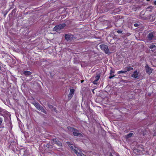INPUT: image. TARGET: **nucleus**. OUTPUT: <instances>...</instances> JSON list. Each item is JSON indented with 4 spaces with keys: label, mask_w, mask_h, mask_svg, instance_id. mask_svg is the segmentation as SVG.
<instances>
[{
    "label": "nucleus",
    "mask_w": 156,
    "mask_h": 156,
    "mask_svg": "<svg viewBox=\"0 0 156 156\" xmlns=\"http://www.w3.org/2000/svg\"><path fill=\"white\" fill-rule=\"evenodd\" d=\"M67 143L73 151L78 156H86L80 151H79V152H78V148L74 146L73 144H71L69 142H67Z\"/></svg>",
    "instance_id": "obj_1"
},
{
    "label": "nucleus",
    "mask_w": 156,
    "mask_h": 156,
    "mask_svg": "<svg viewBox=\"0 0 156 156\" xmlns=\"http://www.w3.org/2000/svg\"><path fill=\"white\" fill-rule=\"evenodd\" d=\"M140 15L142 18L144 20H148L152 17V15H150L149 11L147 10L144 12L143 10L141 12Z\"/></svg>",
    "instance_id": "obj_2"
},
{
    "label": "nucleus",
    "mask_w": 156,
    "mask_h": 156,
    "mask_svg": "<svg viewBox=\"0 0 156 156\" xmlns=\"http://www.w3.org/2000/svg\"><path fill=\"white\" fill-rule=\"evenodd\" d=\"M68 129L70 131L73 132V134L75 136H79L80 137H83V135L81 133H78L79 130L73 127L70 126L67 127Z\"/></svg>",
    "instance_id": "obj_3"
},
{
    "label": "nucleus",
    "mask_w": 156,
    "mask_h": 156,
    "mask_svg": "<svg viewBox=\"0 0 156 156\" xmlns=\"http://www.w3.org/2000/svg\"><path fill=\"white\" fill-rule=\"evenodd\" d=\"M148 34L147 36V38L149 41L152 40L154 37L156 32L154 31L153 32L148 31Z\"/></svg>",
    "instance_id": "obj_4"
},
{
    "label": "nucleus",
    "mask_w": 156,
    "mask_h": 156,
    "mask_svg": "<svg viewBox=\"0 0 156 156\" xmlns=\"http://www.w3.org/2000/svg\"><path fill=\"white\" fill-rule=\"evenodd\" d=\"M66 26L65 23H62L56 26L53 28L54 30L58 31L59 30L63 28Z\"/></svg>",
    "instance_id": "obj_5"
},
{
    "label": "nucleus",
    "mask_w": 156,
    "mask_h": 156,
    "mask_svg": "<svg viewBox=\"0 0 156 156\" xmlns=\"http://www.w3.org/2000/svg\"><path fill=\"white\" fill-rule=\"evenodd\" d=\"M100 47L106 54H108L109 53L108 46L107 45L102 44L100 46Z\"/></svg>",
    "instance_id": "obj_6"
},
{
    "label": "nucleus",
    "mask_w": 156,
    "mask_h": 156,
    "mask_svg": "<svg viewBox=\"0 0 156 156\" xmlns=\"http://www.w3.org/2000/svg\"><path fill=\"white\" fill-rule=\"evenodd\" d=\"M100 77V74H98L95 76V77H93L91 78V79L93 80L94 79V81L93 82V84L95 85H97L98 83V81L99 80Z\"/></svg>",
    "instance_id": "obj_7"
},
{
    "label": "nucleus",
    "mask_w": 156,
    "mask_h": 156,
    "mask_svg": "<svg viewBox=\"0 0 156 156\" xmlns=\"http://www.w3.org/2000/svg\"><path fill=\"white\" fill-rule=\"evenodd\" d=\"M145 68L146 72L148 74L150 75L152 73L153 69L150 68L147 64H146Z\"/></svg>",
    "instance_id": "obj_8"
},
{
    "label": "nucleus",
    "mask_w": 156,
    "mask_h": 156,
    "mask_svg": "<svg viewBox=\"0 0 156 156\" xmlns=\"http://www.w3.org/2000/svg\"><path fill=\"white\" fill-rule=\"evenodd\" d=\"M74 36L73 35L69 34H65V39L67 41H72L73 40Z\"/></svg>",
    "instance_id": "obj_9"
},
{
    "label": "nucleus",
    "mask_w": 156,
    "mask_h": 156,
    "mask_svg": "<svg viewBox=\"0 0 156 156\" xmlns=\"http://www.w3.org/2000/svg\"><path fill=\"white\" fill-rule=\"evenodd\" d=\"M139 76V73L137 72V71L136 70L131 75V77L134 78H137Z\"/></svg>",
    "instance_id": "obj_10"
},
{
    "label": "nucleus",
    "mask_w": 156,
    "mask_h": 156,
    "mask_svg": "<svg viewBox=\"0 0 156 156\" xmlns=\"http://www.w3.org/2000/svg\"><path fill=\"white\" fill-rule=\"evenodd\" d=\"M75 91L74 89H70V92L68 94V98L69 99H70L73 97Z\"/></svg>",
    "instance_id": "obj_11"
},
{
    "label": "nucleus",
    "mask_w": 156,
    "mask_h": 156,
    "mask_svg": "<svg viewBox=\"0 0 156 156\" xmlns=\"http://www.w3.org/2000/svg\"><path fill=\"white\" fill-rule=\"evenodd\" d=\"M137 21L136 19L132 18H130L129 20V23H130L131 24L136 23Z\"/></svg>",
    "instance_id": "obj_12"
},
{
    "label": "nucleus",
    "mask_w": 156,
    "mask_h": 156,
    "mask_svg": "<svg viewBox=\"0 0 156 156\" xmlns=\"http://www.w3.org/2000/svg\"><path fill=\"white\" fill-rule=\"evenodd\" d=\"M126 69V72L127 73L128 72H129L130 71H131L133 70V67H130V66L129 67H123L122 69Z\"/></svg>",
    "instance_id": "obj_13"
},
{
    "label": "nucleus",
    "mask_w": 156,
    "mask_h": 156,
    "mask_svg": "<svg viewBox=\"0 0 156 156\" xmlns=\"http://www.w3.org/2000/svg\"><path fill=\"white\" fill-rule=\"evenodd\" d=\"M32 104L38 110L41 106V105L38 102L36 101L33 102Z\"/></svg>",
    "instance_id": "obj_14"
},
{
    "label": "nucleus",
    "mask_w": 156,
    "mask_h": 156,
    "mask_svg": "<svg viewBox=\"0 0 156 156\" xmlns=\"http://www.w3.org/2000/svg\"><path fill=\"white\" fill-rule=\"evenodd\" d=\"M32 73L28 71H25L23 72V74L26 76H28L31 75Z\"/></svg>",
    "instance_id": "obj_15"
},
{
    "label": "nucleus",
    "mask_w": 156,
    "mask_h": 156,
    "mask_svg": "<svg viewBox=\"0 0 156 156\" xmlns=\"http://www.w3.org/2000/svg\"><path fill=\"white\" fill-rule=\"evenodd\" d=\"M38 110L41 111L42 112L44 113L45 114H47V111L44 109L43 108V107L41 106L38 109Z\"/></svg>",
    "instance_id": "obj_16"
},
{
    "label": "nucleus",
    "mask_w": 156,
    "mask_h": 156,
    "mask_svg": "<svg viewBox=\"0 0 156 156\" xmlns=\"http://www.w3.org/2000/svg\"><path fill=\"white\" fill-rule=\"evenodd\" d=\"M133 135V133H130L125 136V137L126 139H128L129 138L131 137Z\"/></svg>",
    "instance_id": "obj_17"
},
{
    "label": "nucleus",
    "mask_w": 156,
    "mask_h": 156,
    "mask_svg": "<svg viewBox=\"0 0 156 156\" xmlns=\"http://www.w3.org/2000/svg\"><path fill=\"white\" fill-rule=\"evenodd\" d=\"M123 70H122L121 71H119L117 72V73L118 74H120L121 73H126V69H123Z\"/></svg>",
    "instance_id": "obj_18"
},
{
    "label": "nucleus",
    "mask_w": 156,
    "mask_h": 156,
    "mask_svg": "<svg viewBox=\"0 0 156 156\" xmlns=\"http://www.w3.org/2000/svg\"><path fill=\"white\" fill-rule=\"evenodd\" d=\"M155 19V17L154 16H153L152 15V17L150 19H148V20H149L150 21L153 22L154 21Z\"/></svg>",
    "instance_id": "obj_19"
},
{
    "label": "nucleus",
    "mask_w": 156,
    "mask_h": 156,
    "mask_svg": "<svg viewBox=\"0 0 156 156\" xmlns=\"http://www.w3.org/2000/svg\"><path fill=\"white\" fill-rule=\"evenodd\" d=\"M155 47H156V46L153 44H151L149 47V48L151 49H152Z\"/></svg>",
    "instance_id": "obj_20"
},
{
    "label": "nucleus",
    "mask_w": 156,
    "mask_h": 156,
    "mask_svg": "<svg viewBox=\"0 0 156 156\" xmlns=\"http://www.w3.org/2000/svg\"><path fill=\"white\" fill-rule=\"evenodd\" d=\"M48 106L49 108L50 109H52L54 108L53 106L51 105H48Z\"/></svg>",
    "instance_id": "obj_21"
},
{
    "label": "nucleus",
    "mask_w": 156,
    "mask_h": 156,
    "mask_svg": "<svg viewBox=\"0 0 156 156\" xmlns=\"http://www.w3.org/2000/svg\"><path fill=\"white\" fill-rule=\"evenodd\" d=\"M117 32L118 34H120L122 33V30H119L117 31Z\"/></svg>",
    "instance_id": "obj_22"
},
{
    "label": "nucleus",
    "mask_w": 156,
    "mask_h": 156,
    "mask_svg": "<svg viewBox=\"0 0 156 156\" xmlns=\"http://www.w3.org/2000/svg\"><path fill=\"white\" fill-rule=\"evenodd\" d=\"M115 76V75H113L112 76H110L109 77V79H112V78L113 77H114Z\"/></svg>",
    "instance_id": "obj_23"
},
{
    "label": "nucleus",
    "mask_w": 156,
    "mask_h": 156,
    "mask_svg": "<svg viewBox=\"0 0 156 156\" xmlns=\"http://www.w3.org/2000/svg\"><path fill=\"white\" fill-rule=\"evenodd\" d=\"M115 73V71L114 70H111L110 71V74L111 75L112 73Z\"/></svg>",
    "instance_id": "obj_24"
},
{
    "label": "nucleus",
    "mask_w": 156,
    "mask_h": 156,
    "mask_svg": "<svg viewBox=\"0 0 156 156\" xmlns=\"http://www.w3.org/2000/svg\"><path fill=\"white\" fill-rule=\"evenodd\" d=\"M139 24H138V23H135L134 24V26L135 27H138L139 26Z\"/></svg>",
    "instance_id": "obj_25"
},
{
    "label": "nucleus",
    "mask_w": 156,
    "mask_h": 156,
    "mask_svg": "<svg viewBox=\"0 0 156 156\" xmlns=\"http://www.w3.org/2000/svg\"><path fill=\"white\" fill-rule=\"evenodd\" d=\"M3 121L2 118L0 117V124L1 125Z\"/></svg>",
    "instance_id": "obj_26"
},
{
    "label": "nucleus",
    "mask_w": 156,
    "mask_h": 156,
    "mask_svg": "<svg viewBox=\"0 0 156 156\" xmlns=\"http://www.w3.org/2000/svg\"><path fill=\"white\" fill-rule=\"evenodd\" d=\"M53 110L55 112H57V110L56 108L54 107L53 108Z\"/></svg>",
    "instance_id": "obj_27"
},
{
    "label": "nucleus",
    "mask_w": 156,
    "mask_h": 156,
    "mask_svg": "<svg viewBox=\"0 0 156 156\" xmlns=\"http://www.w3.org/2000/svg\"><path fill=\"white\" fill-rule=\"evenodd\" d=\"M56 142L57 144L58 145H60V144H61V143L60 142H59V141H56Z\"/></svg>",
    "instance_id": "obj_28"
},
{
    "label": "nucleus",
    "mask_w": 156,
    "mask_h": 156,
    "mask_svg": "<svg viewBox=\"0 0 156 156\" xmlns=\"http://www.w3.org/2000/svg\"><path fill=\"white\" fill-rule=\"evenodd\" d=\"M153 136H156V132L154 133Z\"/></svg>",
    "instance_id": "obj_29"
},
{
    "label": "nucleus",
    "mask_w": 156,
    "mask_h": 156,
    "mask_svg": "<svg viewBox=\"0 0 156 156\" xmlns=\"http://www.w3.org/2000/svg\"><path fill=\"white\" fill-rule=\"evenodd\" d=\"M154 4L156 5V1H155L154 2Z\"/></svg>",
    "instance_id": "obj_30"
},
{
    "label": "nucleus",
    "mask_w": 156,
    "mask_h": 156,
    "mask_svg": "<svg viewBox=\"0 0 156 156\" xmlns=\"http://www.w3.org/2000/svg\"><path fill=\"white\" fill-rule=\"evenodd\" d=\"M147 1H150V0H146Z\"/></svg>",
    "instance_id": "obj_31"
},
{
    "label": "nucleus",
    "mask_w": 156,
    "mask_h": 156,
    "mask_svg": "<svg viewBox=\"0 0 156 156\" xmlns=\"http://www.w3.org/2000/svg\"><path fill=\"white\" fill-rule=\"evenodd\" d=\"M83 80H81V83L83 82Z\"/></svg>",
    "instance_id": "obj_32"
}]
</instances>
